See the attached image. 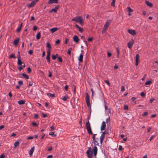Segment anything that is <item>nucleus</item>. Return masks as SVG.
<instances>
[{"instance_id":"44","label":"nucleus","mask_w":158,"mask_h":158,"mask_svg":"<svg viewBox=\"0 0 158 158\" xmlns=\"http://www.w3.org/2000/svg\"><path fill=\"white\" fill-rule=\"evenodd\" d=\"M104 102H105V110L106 111V110H107L108 108V106L107 105H106V104L105 101Z\"/></svg>"},{"instance_id":"34","label":"nucleus","mask_w":158,"mask_h":158,"mask_svg":"<svg viewBox=\"0 0 158 158\" xmlns=\"http://www.w3.org/2000/svg\"><path fill=\"white\" fill-rule=\"evenodd\" d=\"M46 59L48 63L50 62V56H46Z\"/></svg>"},{"instance_id":"62","label":"nucleus","mask_w":158,"mask_h":158,"mask_svg":"<svg viewBox=\"0 0 158 158\" xmlns=\"http://www.w3.org/2000/svg\"><path fill=\"white\" fill-rule=\"evenodd\" d=\"M106 111L107 112L108 114L110 113V108H108L107 110H106Z\"/></svg>"},{"instance_id":"32","label":"nucleus","mask_w":158,"mask_h":158,"mask_svg":"<svg viewBox=\"0 0 158 158\" xmlns=\"http://www.w3.org/2000/svg\"><path fill=\"white\" fill-rule=\"evenodd\" d=\"M72 49H72V48H70L68 49V55H70L71 51L72 50Z\"/></svg>"},{"instance_id":"17","label":"nucleus","mask_w":158,"mask_h":158,"mask_svg":"<svg viewBox=\"0 0 158 158\" xmlns=\"http://www.w3.org/2000/svg\"><path fill=\"white\" fill-rule=\"evenodd\" d=\"M93 150L94 152V155L95 156L97 154V148L96 146H95L93 148Z\"/></svg>"},{"instance_id":"2","label":"nucleus","mask_w":158,"mask_h":158,"mask_svg":"<svg viewBox=\"0 0 158 158\" xmlns=\"http://www.w3.org/2000/svg\"><path fill=\"white\" fill-rule=\"evenodd\" d=\"M90 118V116H88V118H87V121L86 123V127L87 131L88 133L89 134H92V132L91 130V129L90 127V124L89 122V119Z\"/></svg>"},{"instance_id":"14","label":"nucleus","mask_w":158,"mask_h":158,"mask_svg":"<svg viewBox=\"0 0 158 158\" xmlns=\"http://www.w3.org/2000/svg\"><path fill=\"white\" fill-rule=\"evenodd\" d=\"M75 26L77 28L79 29V31L80 32H83V29L81 28L80 27L78 26V25L77 24H76L75 25Z\"/></svg>"},{"instance_id":"43","label":"nucleus","mask_w":158,"mask_h":158,"mask_svg":"<svg viewBox=\"0 0 158 158\" xmlns=\"http://www.w3.org/2000/svg\"><path fill=\"white\" fill-rule=\"evenodd\" d=\"M148 114V112L147 111L144 112L143 114H142V116H145L147 115Z\"/></svg>"},{"instance_id":"28","label":"nucleus","mask_w":158,"mask_h":158,"mask_svg":"<svg viewBox=\"0 0 158 158\" xmlns=\"http://www.w3.org/2000/svg\"><path fill=\"white\" fill-rule=\"evenodd\" d=\"M108 29V28L104 26L103 29L102 31V33H105Z\"/></svg>"},{"instance_id":"26","label":"nucleus","mask_w":158,"mask_h":158,"mask_svg":"<svg viewBox=\"0 0 158 158\" xmlns=\"http://www.w3.org/2000/svg\"><path fill=\"white\" fill-rule=\"evenodd\" d=\"M22 75L26 79H28L29 78V76L26 74L23 73Z\"/></svg>"},{"instance_id":"13","label":"nucleus","mask_w":158,"mask_h":158,"mask_svg":"<svg viewBox=\"0 0 158 158\" xmlns=\"http://www.w3.org/2000/svg\"><path fill=\"white\" fill-rule=\"evenodd\" d=\"M35 3L34 1H33L31 2V4L28 5V7H33L35 4Z\"/></svg>"},{"instance_id":"33","label":"nucleus","mask_w":158,"mask_h":158,"mask_svg":"<svg viewBox=\"0 0 158 158\" xmlns=\"http://www.w3.org/2000/svg\"><path fill=\"white\" fill-rule=\"evenodd\" d=\"M19 144V142L18 141H16L14 143L15 148Z\"/></svg>"},{"instance_id":"25","label":"nucleus","mask_w":158,"mask_h":158,"mask_svg":"<svg viewBox=\"0 0 158 158\" xmlns=\"http://www.w3.org/2000/svg\"><path fill=\"white\" fill-rule=\"evenodd\" d=\"M41 37L40 32H39L36 36V38L37 39H39Z\"/></svg>"},{"instance_id":"39","label":"nucleus","mask_w":158,"mask_h":158,"mask_svg":"<svg viewBox=\"0 0 158 158\" xmlns=\"http://www.w3.org/2000/svg\"><path fill=\"white\" fill-rule=\"evenodd\" d=\"M27 72L28 73H30L31 72V69L30 67H28L27 69Z\"/></svg>"},{"instance_id":"57","label":"nucleus","mask_w":158,"mask_h":158,"mask_svg":"<svg viewBox=\"0 0 158 158\" xmlns=\"http://www.w3.org/2000/svg\"><path fill=\"white\" fill-rule=\"evenodd\" d=\"M8 95L9 96V97L11 98L12 96V94L11 93V92H10L8 94Z\"/></svg>"},{"instance_id":"51","label":"nucleus","mask_w":158,"mask_h":158,"mask_svg":"<svg viewBox=\"0 0 158 158\" xmlns=\"http://www.w3.org/2000/svg\"><path fill=\"white\" fill-rule=\"evenodd\" d=\"M123 149V147L121 145H119L118 148V150L119 151H121Z\"/></svg>"},{"instance_id":"55","label":"nucleus","mask_w":158,"mask_h":158,"mask_svg":"<svg viewBox=\"0 0 158 158\" xmlns=\"http://www.w3.org/2000/svg\"><path fill=\"white\" fill-rule=\"evenodd\" d=\"M121 91H125V88L123 86H122Z\"/></svg>"},{"instance_id":"58","label":"nucleus","mask_w":158,"mask_h":158,"mask_svg":"<svg viewBox=\"0 0 158 158\" xmlns=\"http://www.w3.org/2000/svg\"><path fill=\"white\" fill-rule=\"evenodd\" d=\"M60 40H57L56 41V44H59L60 43Z\"/></svg>"},{"instance_id":"45","label":"nucleus","mask_w":158,"mask_h":158,"mask_svg":"<svg viewBox=\"0 0 158 158\" xmlns=\"http://www.w3.org/2000/svg\"><path fill=\"white\" fill-rule=\"evenodd\" d=\"M140 95L143 97H144L145 96V94L144 92H142L140 94Z\"/></svg>"},{"instance_id":"6","label":"nucleus","mask_w":158,"mask_h":158,"mask_svg":"<svg viewBox=\"0 0 158 158\" xmlns=\"http://www.w3.org/2000/svg\"><path fill=\"white\" fill-rule=\"evenodd\" d=\"M127 32L132 35H135L136 34L135 31L134 30L129 29L127 30Z\"/></svg>"},{"instance_id":"22","label":"nucleus","mask_w":158,"mask_h":158,"mask_svg":"<svg viewBox=\"0 0 158 158\" xmlns=\"http://www.w3.org/2000/svg\"><path fill=\"white\" fill-rule=\"evenodd\" d=\"M58 54H56V55H52V58L53 60H55L57 57Z\"/></svg>"},{"instance_id":"16","label":"nucleus","mask_w":158,"mask_h":158,"mask_svg":"<svg viewBox=\"0 0 158 158\" xmlns=\"http://www.w3.org/2000/svg\"><path fill=\"white\" fill-rule=\"evenodd\" d=\"M110 22L109 21H107L105 24L104 26L108 28L110 24Z\"/></svg>"},{"instance_id":"8","label":"nucleus","mask_w":158,"mask_h":158,"mask_svg":"<svg viewBox=\"0 0 158 158\" xmlns=\"http://www.w3.org/2000/svg\"><path fill=\"white\" fill-rule=\"evenodd\" d=\"M139 57V55L138 54H137L135 56V65L137 66L138 64V60Z\"/></svg>"},{"instance_id":"1","label":"nucleus","mask_w":158,"mask_h":158,"mask_svg":"<svg viewBox=\"0 0 158 158\" xmlns=\"http://www.w3.org/2000/svg\"><path fill=\"white\" fill-rule=\"evenodd\" d=\"M72 21H74L77 23H79L81 25H83L84 24V21L83 18L80 16H76L72 19Z\"/></svg>"},{"instance_id":"38","label":"nucleus","mask_w":158,"mask_h":158,"mask_svg":"<svg viewBox=\"0 0 158 158\" xmlns=\"http://www.w3.org/2000/svg\"><path fill=\"white\" fill-rule=\"evenodd\" d=\"M105 136L104 135H101V136L100 137V139L104 140L105 138Z\"/></svg>"},{"instance_id":"60","label":"nucleus","mask_w":158,"mask_h":158,"mask_svg":"<svg viewBox=\"0 0 158 158\" xmlns=\"http://www.w3.org/2000/svg\"><path fill=\"white\" fill-rule=\"evenodd\" d=\"M155 137V135H152L151 136V137H150V139H149L150 141H151L152 140L153 138H154Z\"/></svg>"},{"instance_id":"9","label":"nucleus","mask_w":158,"mask_h":158,"mask_svg":"<svg viewBox=\"0 0 158 158\" xmlns=\"http://www.w3.org/2000/svg\"><path fill=\"white\" fill-rule=\"evenodd\" d=\"M58 2V0H49L48 1V3L49 4H51L53 3H57Z\"/></svg>"},{"instance_id":"63","label":"nucleus","mask_w":158,"mask_h":158,"mask_svg":"<svg viewBox=\"0 0 158 158\" xmlns=\"http://www.w3.org/2000/svg\"><path fill=\"white\" fill-rule=\"evenodd\" d=\"M23 67L22 66H20L19 67H18V69L19 70V71H21V70H22L23 69L22 67Z\"/></svg>"},{"instance_id":"12","label":"nucleus","mask_w":158,"mask_h":158,"mask_svg":"<svg viewBox=\"0 0 158 158\" xmlns=\"http://www.w3.org/2000/svg\"><path fill=\"white\" fill-rule=\"evenodd\" d=\"M34 148L35 147L33 146L31 148L29 151V154L31 156H32L33 153L34 151Z\"/></svg>"},{"instance_id":"41","label":"nucleus","mask_w":158,"mask_h":158,"mask_svg":"<svg viewBox=\"0 0 158 158\" xmlns=\"http://www.w3.org/2000/svg\"><path fill=\"white\" fill-rule=\"evenodd\" d=\"M49 134L50 135H51L52 136H56V135H54V133L53 132H50L49 133Z\"/></svg>"},{"instance_id":"40","label":"nucleus","mask_w":158,"mask_h":158,"mask_svg":"<svg viewBox=\"0 0 158 158\" xmlns=\"http://www.w3.org/2000/svg\"><path fill=\"white\" fill-rule=\"evenodd\" d=\"M50 51L51 50H48L47 51V56H50Z\"/></svg>"},{"instance_id":"11","label":"nucleus","mask_w":158,"mask_h":158,"mask_svg":"<svg viewBox=\"0 0 158 158\" xmlns=\"http://www.w3.org/2000/svg\"><path fill=\"white\" fill-rule=\"evenodd\" d=\"M19 38H17V39L15 40L14 41V44L15 46H17L19 42Z\"/></svg>"},{"instance_id":"64","label":"nucleus","mask_w":158,"mask_h":158,"mask_svg":"<svg viewBox=\"0 0 158 158\" xmlns=\"http://www.w3.org/2000/svg\"><path fill=\"white\" fill-rule=\"evenodd\" d=\"M53 156L52 155H48L47 158H52V157Z\"/></svg>"},{"instance_id":"29","label":"nucleus","mask_w":158,"mask_h":158,"mask_svg":"<svg viewBox=\"0 0 158 158\" xmlns=\"http://www.w3.org/2000/svg\"><path fill=\"white\" fill-rule=\"evenodd\" d=\"M116 49L117 52V57L118 58L119 57V52H120L118 48H116Z\"/></svg>"},{"instance_id":"27","label":"nucleus","mask_w":158,"mask_h":158,"mask_svg":"<svg viewBox=\"0 0 158 158\" xmlns=\"http://www.w3.org/2000/svg\"><path fill=\"white\" fill-rule=\"evenodd\" d=\"M15 58V56L14 54H12L11 55H10L9 56V58L10 59H11L12 58Z\"/></svg>"},{"instance_id":"10","label":"nucleus","mask_w":158,"mask_h":158,"mask_svg":"<svg viewBox=\"0 0 158 158\" xmlns=\"http://www.w3.org/2000/svg\"><path fill=\"white\" fill-rule=\"evenodd\" d=\"M73 40L74 42L77 43L79 41V39L78 36L74 35L73 37Z\"/></svg>"},{"instance_id":"23","label":"nucleus","mask_w":158,"mask_h":158,"mask_svg":"<svg viewBox=\"0 0 158 158\" xmlns=\"http://www.w3.org/2000/svg\"><path fill=\"white\" fill-rule=\"evenodd\" d=\"M19 105H23L25 103V101L23 100H20L18 102Z\"/></svg>"},{"instance_id":"42","label":"nucleus","mask_w":158,"mask_h":158,"mask_svg":"<svg viewBox=\"0 0 158 158\" xmlns=\"http://www.w3.org/2000/svg\"><path fill=\"white\" fill-rule=\"evenodd\" d=\"M32 125L34 127H36L38 126V125L35 122H32Z\"/></svg>"},{"instance_id":"52","label":"nucleus","mask_w":158,"mask_h":158,"mask_svg":"<svg viewBox=\"0 0 158 158\" xmlns=\"http://www.w3.org/2000/svg\"><path fill=\"white\" fill-rule=\"evenodd\" d=\"M21 27H18L16 30L17 32H20L21 31Z\"/></svg>"},{"instance_id":"54","label":"nucleus","mask_w":158,"mask_h":158,"mask_svg":"<svg viewBox=\"0 0 158 158\" xmlns=\"http://www.w3.org/2000/svg\"><path fill=\"white\" fill-rule=\"evenodd\" d=\"M33 50H31L28 52V53L30 55H32L33 53Z\"/></svg>"},{"instance_id":"36","label":"nucleus","mask_w":158,"mask_h":158,"mask_svg":"<svg viewBox=\"0 0 158 158\" xmlns=\"http://www.w3.org/2000/svg\"><path fill=\"white\" fill-rule=\"evenodd\" d=\"M58 61L60 62H62V59L61 57L59 56L58 57Z\"/></svg>"},{"instance_id":"5","label":"nucleus","mask_w":158,"mask_h":158,"mask_svg":"<svg viewBox=\"0 0 158 158\" xmlns=\"http://www.w3.org/2000/svg\"><path fill=\"white\" fill-rule=\"evenodd\" d=\"M134 43V40L133 39H131L128 43L127 44V47L129 48H131L133 46V45Z\"/></svg>"},{"instance_id":"47","label":"nucleus","mask_w":158,"mask_h":158,"mask_svg":"<svg viewBox=\"0 0 158 158\" xmlns=\"http://www.w3.org/2000/svg\"><path fill=\"white\" fill-rule=\"evenodd\" d=\"M115 2H114V1H112V2L111 4V6H112L114 7L115 6Z\"/></svg>"},{"instance_id":"61","label":"nucleus","mask_w":158,"mask_h":158,"mask_svg":"<svg viewBox=\"0 0 158 158\" xmlns=\"http://www.w3.org/2000/svg\"><path fill=\"white\" fill-rule=\"evenodd\" d=\"M107 55L108 57H110L111 56V54L110 52H108L107 53Z\"/></svg>"},{"instance_id":"21","label":"nucleus","mask_w":158,"mask_h":158,"mask_svg":"<svg viewBox=\"0 0 158 158\" xmlns=\"http://www.w3.org/2000/svg\"><path fill=\"white\" fill-rule=\"evenodd\" d=\"M47 95L51 97H55V94H52L50 93H47Z\"/></svg>"},{"instance_id":"59","label":"nucleus","mask_w":158,"mask_h":158,"mask_svg":"<svg viewBox=\"0 0 158 158\" xmlns=\"http://www.w3.org/2000/svg\"><path fill=\"white\" fill-rule=\"evenodd\" d=\"M93 39V38L92 37L89 38L88 39V40L89 41L91 42L92 41Z\"/></svg>"},{"instance_id":"18","label":"nucleus","mask_w":158,"mask_h":158,"mask_svg":"<svg viewBox=\"0 0 158 158\" xmlns=\"http://www.w3.org/2000/svg\"><path fill=\"white\" fill-rule=\"evenodd\" d=\"M59 7V6L57 5L56 7H55L54 8L52 9V10L54 12H56Z\"/></svg>"},{"instance_id":"19","label":"nucleus","mask_w":158,"mask_h":158,"mask_svg":"<svg viewBox=\"0 0 158 158\" xmlns=\"http://www.w3.org/2000/svg\"><path fill=\"white\" fill-rule=\"evenodd\" d=\"M58 30L57 27H54L50 29V31L52 33H53Z\"/></svg>"},{"instance_id":"35","label":"nucleus","mask_w":158,"mask_h":158,"mask_svg":"<svg viewBox=\"0 0 158 158\" xmlns=\"http://www.w3.org/2000/svg\"><path fill=\"white\" fill-rule=\"evenodd\" d=\"M68 98V96L67 95H65L64 97L62 99L64 101H66Z\"/></svg>"},{"instance_id":"30","label":"nucleus","mask_w":158,"mask_h":158,"mask_svg":"<svg viewBox=\"0 0 158 158\" xmlns=\"http://www.w3.org/2000/svg\"><path fill=\"white\" fill-rule=\"evenodd\" d=\"M127 10L128 12H131L133 11L132 9L130 7H128L127 8Z\"/></svg>"},{"instance_id":"20","label":"nucleus","mask_w":158,"mask_h":158,"mask_svg":"<svg viewBox=\"0 0 158 158\" xmlns=\"http://www.w3.org/2000/svg\"><path fill=\"white\" fill-rule=\"evenodd\" d=\"M83 55L81 54L79 57V58L78 59L79 61L80 62H81L83 61Z\"/></svg>"},{"instance_id":"4","label":"nucleus","mask_w":158,"mask_h":158,"mask_svg":"<svg viewBox=\"0 0 158 158\" xmlns=\"http://www.w3.org/2000/svg\"><path fill=\"white\" fill-rule=\"evenodd\" d=\"M90 148L86 152V153L89 158H92V157L93 152L91 151Z\"/></svg>"},{"instance_id":"53","label":"nucleus","mask_w":158,"mask_h":158,"mask_svg":"<svg viewBox=\"0 0 158 158\" xmlns=\"http://www.w3.org/2000/svg\"><path fill=\"white\" fill-rule=\"evenodd\" d=\"M5 156V155L3 153L0 156V158H4Z\"/></svg>"},{"instance_id":"37","label":"nucleus","mask_w":158,"mask_h":158,"mask_svg":"<svg viewBox=\"0 0 158 158\" xmlns=\"http://www.w3.org/2000/svg\"><path fill=\"white\" fill-rule=\"evenodd\" d=\"M152 83V81H148L146 82L145 83V85H150Z\"/></svg>"},{"instance_id":"15","label":"nucleus","mask_w":158,"mask_h":158,"mask_svg":"<svg viewBox=\"0 0 158 158\" xmlns=\"http://www.w3.org/2000/svg\"><path fill=\"white\" fill-rule=\"evenodd\" d=\"M145 2L146 4L149 7H152V3L148 1H145Z\"/></svg>"},{"instance_id":"48","label":"nucleus","mask_w":158,"mask_h":158,"mask_svg":"<svg viewBox=\"0 0 158 158\" xmlns=\"http://www.w3.org/2000/svg\"><path fill=\"white\" fill-rule=\"evenodd\" d=\"M105 82H106V84H108V85H109V86H110V84L109 82V81H107V80H105L104 81Z\"/></svg>"},{"instance_id":"49","label":"nucleus","mask_w":158,"mask_h":158,"mask_svg":"<svg viewBox=\"0 0 158 158\" xmlns=\"http://www.w3.org/2000/svg\"><path fill=\"white\" fill-rule=\"evenodd\" d=\"M124 109L125 110H128V107L127 106L125 105L124 106Z\"/></svg>"},{"instance_id":"24","label":"nucleus","mask_w":158,"mask_h":158,"mask_svg":"<svg viewBox=\"0 0 158 158\" xmlns=\"http://www.w3.org/2000/svg\"><path fill=\"white\" fill-rule=\"evenodd\" d=\"M47 47L48 48V50H51L52 48L50 44L48 42H47Z\"/></svg>"},{"instance_id":"56","label":"nucleus","mask_w":158,"mask_h":158,"mask_svg":"<svg viewBox=\"0 0 158 158\" xmlns=\"http://www.w3.org/2000/svg\"><path fill=\"white\" fill-rule=\"evenodd\" d=\"M42 114L43 115V118H45L47 116V115L46 114H44L43 113H42Z\"/></svg>"},{"instance_id":"50","label":"nucleus","mask_w":158,"mask_h":158,"mask_svg":"<svg viewBox=\"0 0 158 158\" xmlns=\"http://www.w3.org/2000/svg\"><path fill=\"white\" fill-rule=\"evenodd\" d=\"M110 121V117L107 118L106 120V123L107 124Z\"/></svg>"},{"instance_id":"3","label":"nucleus","mask_w":158,"mask_h":158,"mask_svg":"<svg viewBox=\"0 0 158 158\" xmlns=\"http://www.w3.org/2000/svg\"><path fill=\"white\" fill-rule=\"evenodd\" d=\"M85 100L86 102L87 106L89 107L90 106L91 107L90 103L89 97L88 93H85Z\"/></svg>"},{"instance_id":"7","label":"nucleus","mask_w":158,"mask_h":158,"mask_svg":"<svg viewBox=\"0 0 158 158\" xmlns=\"http://www.w3.org/2000/svg\"><path fill=\"white\" fill-rule=\"evenodd\" d=\"M106 127V122L105 121H103L102 124V126L101 127V131H103L105 129Z\"/></svg>"},{"instance_id":"31","label":"nucleus","mask_w":158,"mask_h":158,"mask_svg":"<svg viewBox=\"0 0 158 158\" xmlns=\"http://www.w3.org/2000/svg\"><path fill=\"white\" fill-rule=\"evenodd\" d=\"M23 64V62L21 61V59H19L18 60L17 64L18 65H21Z\"/></svg>"},{"instance_id":"46","label":"nucleus","mask_w":158,"mask_h":158,"mask_svg":"<svg viewBox=\"0 0 158 158\" xmlns=\"http://www.w3.org/2000/svg\"><path fill=\"white\" fill-rule=\"evenodd\" d=\"M18 84L20 85H21L23 84V82L21 81H18Z\"/></svg>"}]
</instances>
